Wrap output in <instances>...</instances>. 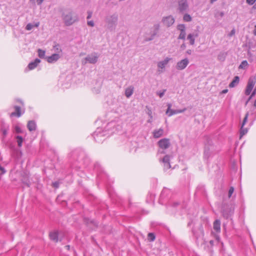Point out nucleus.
Masks as SVG:
<instances>
[{"instance_id":"obj_44","label":"nucleus","mask_w":256,"mask_h":256,"mask_svg":"<svg viewBox=\"0 0 256 256\" xmlns=\"http://www.w3.org/2000/svg\"><path fill=\"white\" fill-rule=\"evenodd\" d=\"M234 34H235V30L234 29H232L231 30V32H230V33L228 34V36H234Z\"/></svg>"},{"instance_id":"obj_62","label":"nucleus","mask_w":256,"mask_h":256,"mask_svg":"<svg viewBox=\"0 0 256 256\" xmlns=\"http://www.w3.org/2000/svg\"><path fill=\"white\" fill-rule=\"evenodd\" d=\"M148 122H151V121H150V120H148Z\"/></svg>"},{"instance_id":"obj_28","label":"nucleus","mask_w":256,"mask_h":256,"mask_svg":"<svg viewBox=\"0 0 256 256\" xmlns=\"http://www.w3.org/2000/svg\"><path fill=\"white\" fill-rule=\"evenodd\" d=\"M16 139L17 140L18 145V147H21L23 142V138H22V136H16Z\"/></svg>"},{"instance_id":"obj_38","label":"nucleus","mask_w":256,"mask_h":256,"mask_svg":"<svg viewBox=\"0 0 256 256\" xmlns=\"http://www.w3.org/2000/svg\"><path fill=\"white\" fill-rule=\"evenodd\" d=\"M54 48L55 49V50L56 51L58 52H62V50L60 48V45L58 44L55 45L54 46Z\"/></svg>"},{"instance_id":"obj_14","label":"nucleus","mask_w":256,"mask_h":256,"mask_svg":"<svg viewBox=\"0 0 256 256\" xmlns=\"http://www.w3.org/2000/svg\"><path fill=\"white\" fill-rule=\"evenodd\" d=\"M60 58V56L58 54H54L51 56L46 58L47 62L49 63H52L56 62Z\"/></svg>"},{"instance_id":"obj_58","label":"nucleus","mask_w":256,"mask_h":256,"mask_svg":"<svg viewBox=\"0 0 256 256\" xmlns=\"http://www.w3.org/2000/svg\"><path fill=\"white\" fill-rule=\"evenodd\" d=\"M252 97L253 96H252L250 95V96L249 97V98L248 100V101L250 100L252 98Z\"/></svg>"},{"instance_id":"obj_16","label":"nucleus","mask_w":256,"mask_h":256,"mask_svg":"<svg viewBox=\"0 0 256 256\" xmlns=\"http://www.w3.org/2000/svg\"><path fill=\"white\" fill-rule=\"evenodd\" d=\"M40 60L38 58H36L35 60L33 62H30L28 65V68L30 70H33L34 68H36L38 64H40Z\"/></svg>"},{"instance_id":"obj_50","label":"nucleus","mask_w":256,"mask_h":256,"mask_svg":"<svg viewBox=\"0 0 256 256\" xmlns=\"http://www.w3.org/2000/svg\"><path fill=\"white\" fill-rule=\"evenodd\" d=\"M228 92V89H225V90H224L222 91L221 93L222 94H226Z\"/></svg>"},{"instance_id":"obj_4","label":"nucleus","mask_w":256,"mask_h":256,"mask_svg":"<svg viewBox=\"0 0 256 256\" xmlns=\"http://www.w3.org/2000/svg\"><path fill=\"white\" fill-rule=\"evenodd\" d=\"M160 28V25L158 24H154L150 33V36L146 34L144 36V40L145 42H148L152 40L154 37L157 35Z\"/></svg>"},{"instance_id":"obj_17","label":"nucleus","mask_w":256,"mask_h":256,"mask_svg":"<svg viewBox=\"0 0 256 256\" xmlns=\"http://www.w3.org/2000/svg\"><path fill=\"white\" fill-rule=\"evenodd\" d=\"M164 134V130L162 128L156 130L153 132V136L154 138H158L162 136Z\"/></svg>"},{"instance_id":"obj_2","label":"nucleus","mask_w":256,"mask_h":256,"mask_svg":"<svg viewBox=\"0 0 256 256\" xmlns=\"http://www.w3.org/2000/svg\"><path fill=\"white\" fill-rule=\"evenodd\" d=\"M62 16L64 24L66 26H70L78 21V16L70 10L64 12Z\"/></svg>"},{"instance_id":"obj_31","label":"nucleus","mask_w":256,"mask_h":256,"mask_svg":"<svg viewBox=\"0 0 256 256\" xmlns=\"http://www.w3.org/2000/svg\"><path fill=\"white\" fill-rule=\"evenodd\" d=\"M38 56L40 58H44L45 56V51L41 49H38Z\"/></svg>"},{"instance_id":"obj_54","label":"nucleus","mask_w":256,"mask_h":256,"mask_svg":"<svg viewBox=\"0 0 256 256\" xmlns=\"http://www.w3.org/2000/svg\"><path fill=\"white\" fill-rule=\"evenodd\" d=\"M67 250H69L70 248V246L67 245L65 246Z\"/></svg>"},{"instance_id":"obj_13","label":"nucleus","mask_w":256,"mask_h":256,"mask_svg":"<svg viewBox=\"0 0 256 256\" xmlns=\"http://www.w3.org/2000/svg\"><path fill=\"white\" fill-rule=\"evenodd\" d=\"M170 156L166 155L162 160V162L164 164V170H167L171 168L170 164Z\"/></svg>"},{"instance_id":"obj_25","label":"nucleus","mask_w":256,"mask_h":256,"mask_svg":"<svg viewBox=\"0 0 256 256\" xmlns=\"http://www.w3.org/2000/svg\"><path fill=\"white\" fill-rule=\"evenodd\" d=\"M227 54L225 52H220L218 56V59L219 60L223 62Z\"/></svg>"},{"instance_id":"obj_29","label":"nucleus","mask_w":256,"mask_h":256,"mask_svg":"<svg viewBox=\"0 0 256 256\" xmlns=\"http://www.w3.org/2000/svg\"><path fill=\"white\" fill-rule=\"evenodd\" d=\"M248 66V63L246 60H243L238 66L240 69H245Z\"/></svg>"},{"instance_id":"obj_30","label":"nucleus","mask_w":256,"mask_h":256,"mask_svg":"<svg viewBox=\"0 0 256 256\" xmlns=\"http://www.w3.org/2000/svg\"><path fill=\"white\" fill-rule=\"evenodd\" d=\"M156 238L155 235L154 233L150 232L148 234V239L149 242H153Z\"/></svg>"},{"instance_id":"obj_7","label":"nucleus","mask_w":256,"mask_h":256,"mask_svg":"<svg viewBox=\"0 0 256 256\" xmlns=\"http://www.w3.org/2000/svg\"><path fill=\"white\" fill-rule=\"evenodd\" d=\"M214 150V148L212 146V141L210 139H208L206 144L204 152V158H208L210 156L211 152Z\"/></svg>"},{"instance_id":"obj_59","label":"nucleus","mask_w":256,"mask_h":256,"mask_svg":"<svg viewBox=\"0 0 256 256\" xmlns=\"http://www.w3.org/2000/svg\"><path fill=\"white\" fill-rule=\"evenodd\" d=\"M254 106L255 108H256V100H255L254 102Z\"/></svg>"},{"instance_id":"obj_18","label":"nucleus","mask_w":256,"mask_h":256,"mask_svg":"<svg viewBox=\"0 0 256 256\" xmlns=\"http://www.w3.org/2000/svg\"><path fill=\"white\" fill-rule=\"evenodd\" d=\"M134 88L132 86H130L125 90V96L127 98H129L133 94Z\"/></svg>"},{"instance_id":"obj_36","label":"nucleus","mask_w":256,"mask_h":256,"mask_svg":"<svg viewBox=\"0 0 256 256\" xmlns=\"http://www.w3.org/2000/svg\"><path fill=\"white\" fill-rule=\"evenodd\" d=\"M234 187L231 186L230 188V190H228V198H230V196H232V193L234 192Z\"/></svg>"},{"instance_id":"obj_19","label":"nucleus","mask_w":256,"mask_h":256,"mask_svg":"<svg viewBox=\"0 0 256 256\" xmlns=\"http://www.w3.org/2000/svg\"><path fill=\"white\" fill-rule=\"evenodd\" d=\"M214 230L216 232H220V222L218 220H216L214 222Z\"/></svg>"},{"instance_id":"obj_12","label":"nucleus","mask_w":256,"mask_h":256,"mask_svg":"<svg viewBox=\"0 0 256 256\" xmlns=\"http://www.w3.org/2000/svg\"><path fill=\"white\" fill-rule=\"evenodd\" d=\"M21 180L22 182L28 187H30V182L28 180V174L26 172H22L21 174Z\"/></svg>"},{"instance_id":"obj_55","label":"nucleus","mask_w":256,"mask_h":256,"mask_svg":"<svg viewBox=\"0 0 256 256\" xmlns=\"http://www.w3.org/2000/svg\"><path fill=\"white\" fill-rule=\"evenodd\" d=\"M224 12H220V16L221 17H222V16H224Z\"/></svg>"},{"instance_id":"obj_11","label":"nucleus","mask_w":256,"mask_h":256,"mask_svg":"<svg viewBox=\"0 0 256 256\" xmlns=\"http://www.w3.org/2000/svg\"><path fill=\"white\" fill-rule=\"evenodd\" d=\"M188 64L189 60L188 58H185L177 62L176 68L178 70H182L187 66Z\"/></svg>"},{"instance_id":"obj_26","label":"nucleus","mask_w":256,"mask_h":256,"mask_svg":"<svg viewBox=\"0 0 256 256\" xmlns=\"http://www.w3.org/2000/svg\"><path fill=\"white\" fill-rule=\"evenodd\" d=\"M183 20L186 22H190L192 21V18L189 14H184L183 16Z\"/></svg>"},{"instance_id":"obj_41","label":"nucleus","mask_w":256,"mask_h":256,"mask_svg":"<svg viewBox=\"0 0 256 256\" xmlns=\"http://www.w3.org/2000/svg\"><path fill=\"white\" fill-rule=\"evenodd\" d=\"M256 0H246V3H248L250 5L253 4L255 2Z\"/></svg>"},{"instance_id":"obj_6","label":"nucleus","mask_w":256,"mask_h":256,"mask_svg":"<svg viewBox=\"0 0 256 256\" xmlns=\"http://www.w3.org/2000/svg\"><path fill=\"white\" fill-rule=\"evenodd\" d=\"M256 82V77L250 76L248 80L246 89L245 90V94L247 96L250 94Z\"/></svg>"},{"instance_id":"obj_60","label":"nucleus","mask_w":256,"mask_h":256,"mask_svg":"<svg viewBox=\"0 0 256 256\" xmlns=\"http://www.w3.org/2000/svg\"><path fill=\"white\" fill-rule=\"evenodd\" d=\"M161 154H164V150L162 151L161 152H160Z\"/></svg>"},{"instance_id":"obj_33","label":"nucleus","mask_w":256,"mask_h":256,"mask_svg":"<svg viewBox=\"0 0 256 256\" xmlns=\"http://www.w3.org/2000/svg\"><path fill=\"white\" fill-rule=\"evenodd\" d=\"M186 31L180 32V34L178 36V39L184 40L186 38Z\"/></svg>"},{"instance_id":"obj_27","label":"nucleus","mask_w":256,"mask_h":256,"mask_svg":"<svg viewBox=\"0 0 256 256\" xmlns=\"http://www.w3.org/2000/svg\"><path fill=\"white\" fill-rule=\"evenodd\" d=\"M248 132V129L246 128H244V126H241L240 130V138L243 136L244 134H246Z\"/></svg>"},{"instance_id":"obj_51","label":"nucleus","mask_w":256,"mask_h":256,"mask_svg":"<svg viewBox=\"0 0 256 256\" xmlns=\"http://www.w3.org/2000/svg\"><path fill=\"white\" fill-rule=\"evenodd\" d=\"M43 1H44V0H37L38 4H40Z\"/></svg>"},{"instance_id":"obj_49","label":"nucleus","mask_w":256,"mask_h":256,"mask_svg":"<svg viewBox=\"0 0 256 256\" xmlns=\"http://www.w3.org/2000/svg\"><path fill=\"white\" fill-rule=\"evenodd\" d=\"M186 53L188 54H191L192 53V50H188L186 52Z\"/></svg>"},{"instance_id":"obj_56","label":"nucleus","mask_w":256,"mask_h":256,"mask_svg":"<svg viewBox=\"0 0 256 256\" xmlns=\"http://www.w3.org/2000/svg\"><path fill=\"white\" fill-rule=\"evenodd\" d=\"M6 134H7V132H6V130H4L3 131V134H4V135H6Z\"/></svg>"},{"instance_id":"obj_45","label":"nucleus","mask_w":256,"mask_h":256,"mask_svg":"<svg viewBox=\"0 0 256 256\" xmlns=\"http://www.w3.org/2000/svg\"><path fill=\"white\" fill-rule=\"evenodd\" d=\"M88 15L87 16L86 18L87 19H90V18H91V17L92 16V12L89 11V12H88Z\"/></svg>"},{"instance_id":"obj_37","label":"nucleus","mask_w":256,"mask_h":256,"mask_svg":"<svg viewBox=\"0 0 256 256\" xmlns=\"http://www.w3.org/2000/svg\"><path fill=\"white\" fill-rule=\"evenodd\" d=\"M15 131L18 134L22 132V130H21L20 127H19L18 126H15Z\"/></svg>"},{"instance_id":"obj_43","label":"nucleus","mask_w":256,"mask_h":256,"mask_svg":"<svg viewBox=\"0 0 256 256\" xmlns=\"http://www.w3.org/2000/svg\"><path fill=\"white\" fill-rule=\"evenodd\" d=\"M52 186L56 188H58L59 186V182H56L52 183Z\"/></svg>"},{"instance_id":"obj_22","label":"nucleus","mask_w":256,"mask_h":256,"mask_svg":"<svg viewBox=\"0 0 256 256\" xmlns=\"http://www.w3.org/2000/svg\"><path fill=\"white\" fill-rule=\"evenodd\" d=\"M15 112L10 114L11 116L20 117L21 116L20 108L19 106H14Z\"/></svg>"},{"instance_id":"obj_10","label":"nucleus","mask_w":256,"mask_h":256,"mask_svg":"<svg viewBox=\"0 0 256 256\" xmlns=\"http://www.w3.org/2000/svg\"><path fill=\"white\" fill-rule=\"evenodd\" d=\"M158 146L162 150H166L170 146V143L168 138H164L160 140L158 142Z\"/></svg>"},{"instance_id":"obj_53","label":"nucleus","mask_w":256,"mask_h":256,"mask_svg":"<svg viewBox=\"0 0 256 256\" xmlns=\"http://www.w3.org/2000/svg\"><path fill=\"white\" fill-rule=\"evenodd\" d=\"M253 34L254 36H256V25L254 26V30Z\"/></svg>"},{"instance_id":"obj_23","label":"nucleus","mask_w":256,"mask_h":256,"mask_svg":"<svg viewBox=\"0 0 256 256\" xmlns=\"http://www.w3.org/2000/svg\"><path fill=\"white\" fill-rule=\"evenodd\" d=\"M50 238L52 240L58 242V233L56 232H50Z\"/></svg>"},{"instance_id":"obj_15","label":"nucleus","mask_w":256,"mask_h":256,"mask_svg":"<svg viewBox=\"0 0 256 256\" xmlns=\"http://www.w3.org/2000/svg\"><path fill=\"white\" fill-rule=\"evenodd\" d=\"M198 36V33H192L188 34L187 39L190 40V44L191 45H194L195 42L196 38Z\"/></svg>"},{"instance_id":"obj_35","label":"nucleus","mask_w":256,"mask_h":256,"mask_svg":"<svg viewBox=\"0 0 256 256\" xmlns=\"http://www.w3.org/2000/svg\"><path fill=\"white\" fill-rule=\"evenodd\" d=\"M34 27V25L30 23L28 24L26 27V29L28 30H31Z\"/></svg>"},{"instance_id":"obj_40","label":"nucleus","mask_w":256,"mask_h":256,"mask_svg":"<svg viewBox=\"0 0 256 256\" xmlns=\"http://www.w3.org/2000/svg\"><path fill=\"white\" fill-rule=\"evenodd\" d=\"M222 214H223V216H224L225 218H228L230 216V214H228L226 212V210H223Z\"/></svg>"},{"instance_id":"obj_8","label":"nucleus","mask_w":256,"mask_h":256,"mask_svg":"<svg viewBox=\"0 0 256 256\" xmlns=\"http://www.w3.org/2000/svg\"><path fill=\"white\" fill-rule=\"evenodd\" d=\"M174 18L172 16L163 17L162 20L163 24L168 28L172 26L174 24Z\"/></svg>"},{"instance_id":"obj_61","label":"nucleus","mask_w":256,"mask_h":256,"mask_svg":"<svg viewBox=\"0 0 256 256\" xmlns=\"http://www.w3.org/2000/svg\"><path fill=\"white\" fill-rule=\"evenodd\" d=\"M248 102H249V101H248V100L246 102V104H248Z\"/></svg>"},{"instance_id":"obj_20","label":"nucleus","mask_w":256,"mask_h":256,"mask_svg":"<svg viewBox=\"0 0 256 256\" xmlns=\"http://www.w3.org/2000/svg\"><path fill=\"white\" fill-rule=\"evenodd\" d=\"M170 60V58H166L164 59V60L162 61H160L158 62V66L160 68H164L168 64Z\"/></svg>"},{"instance_id":"obj_32","label":"nucleus","mask_w":256,"mask_h":256,"mask_svg":"<svg viewBox=\"0 0 256 256\" xmlns=\"http://www.w3.org/2000/svg\"><path fill=\"white\" fill-rule=\"evenodd\" d=\"M178 30H180V32L186 31V27L184 24H180L177 26Z\"/></svg>"},{"instance_id":"obj_57","label":"nucleus","mask_w":256,"mask_h":256,"mask_svg":"<svg viewBox=\"0 0 256 256\" xmlns=\"http://www.w3.org/2000/svg\"><path fill=\"white\" fill-rule=\"evenodd\" d=\"M39 26V22H38V23H36L34 25V26H36V27H38Z\"/></svg>"},{"instance_id":"obj_52","label":"nucleus","mask_w":256,"mask_h":256,"mask_svg":"<svg viewBox=\"0 0 256 256\" xmlns=\"http://www.w3.org/2000/svg\"><path fill=\"white\" fill-rule=\"evenodd\" d=\"M214 240H210V245H211L212 246L214 244Z\"/></svg>"},{"instance_id":"obj_9","label":"nucleus","mask_w":256,"mask_h":256,"mask_svg":"<svg viewBox=\"0 0 256 256\" xmlns=\"http://www.w3.org/2000/svg\"><path fill=\"white\" fill-rule=\"evenodd\" d=\"M168 108L166 111V114H167L168 116H172L178 114L179 113H182L184 112L186 110V108H184L182 110H174L171 109L172 107V104H168Z\"/></svg>"},{"instance_id":"obj_34","label":"nucleus","mask_w":256,"mask_h":256,"mask_svg":"<svg viewBox=\"0 0 256 256\" xmlns=\"http://www.w3.org/2000/svg\"><path fill=\"white\" fill-rule=\"evenodd\" d=\"M248 116V113L247 112L245 116H244V120H243V122H242V126H244V124H246V123L247 122Z\"/></svg>"},{"instance_id":"obj_21","label":"nucleus","mask_w":256,"mask_h":256,"mask_svg":"<svg viewBox=\"0 0 256 256\" xmlns=\"http://www.w3.org/2000/svg\"><path fill=\"white\" fill-rule=\"evenodd\" d=\"M27 127L30 131H34L36 130V124L34 120H30L28 123Z\"/></svg>"},{"instance_id":"obj_48","label":"nucleus","mask_w":256,"mask_h":256,"mask_svg":"<svg viewBox=\"0 0 256 256\" xmlns=\"http://www.w3.org/2000/svg\"><path fill=\"white\" fill-rule=\"evenodd\" d=\"M256 94V88H255L253 92H252L251 96H254Z\"/></svg>"},{"instance_id":"obj_47","label":"nucleus","mask_w":256,"mask_h":256,"mask_svg":"<svg viewBox=\"0 0 256 256\" xmlns=\"http://www.w3.org/2000/svg\"><path fill=\"white\" fill-rule=\"evenodd\" d=\"M84 222H85L86 224H88V223H89V222H90V220H89V219H88V218H84ZM90 222L91 223H93V222H93V221H92V220H91V221H90Z\"/></svg>"},{"instance_id":"obj_63","label":"nucleus","mask_w":256,"mask_h":256,"mask_svg":"<svg viewBox=\"0 0 256 256\" xmlns=\"http://www.w3.org/2000/svg\"><path fill=\"white\" fill-rule=\"evenodd\" d=\"M216 239H217L218 242V240H219V238H218V237L216 238Z\"/></svg>"},{"instance_id":"obj_39","label":"nucleus","mask_w":256,"mask_h":256,"mask_svg":"<svg viewBox=\"0 0 256 256\" xmlns=\"http://www.w3.org/2000/svg\"><path fill=\"white\" fill-rule=\"evenodd\" d=\"M166 91V90H164L162 92H157V94L160 96V98H162L164 96Z\"/></svg>"},{"instance_id":"obj_42","label":"nucleus","mask_w":256,"mask_h":256,"mask_svg":"<svg viewBox=\"0 0 256 256\" xmlns=\"http://www.w3.org/2000/svg\"><path fill=\"white\" fill-rule=\"evenodd\" d=\"M87 24H88V25L90 26H94V22L93 20L88 21Z\"/></svg>"},{"instance_id":"obj_3","label":"nucleus","mask_w":256,"mask_h":256,"mask_svg":"<svg viewBox=\"0 0 256 256\" xmlns=\"http://www.w3.org/2000/svg\"><path fill=\"white\" fill-rule=\"evenodd\" d=\"M178 8V13L183 14L187 12L189 8V5L188 0H177Z\"/></svg>"},{"instance_id":"obj_24","label":"nucleus","mask_w":256,"mask_h":256,"mask_svg":"<svg viewBox=\"0 0 256 256\" xmlns=\"http://www.w3.org/2000/svg\"><path fill=\"white\" fill-rule=\"evenodd\" d=\"M240 78L238 76H234L232 81L230 84L229 86L230 88H234L236 86L239 82Z\"/></svg>"},{"instance_id":"obj_1","label":"nucleus","mask_w":256,"mask_h":256,"mask_svg":"<svg viewBox=\"0 0 256 256\" xmlns=\"http://www.w3.org/2000/svg\"><path fill=\"white\" fill-rule=\"evenodd\" d=\"M118 20V14L116 12L107 15L104 18L106 26L110 31L116 29Z\"/></svg>"},{"instance_id":"obj_46","label":"nucleus","mask_w":256,"mask_h":256,"mask_svg":"<svg viewBox=\"0 0 256 256\" xmlns=\"http://www.w3.org/2000/svg\"><path fill=\"white\" fill-rule=\"evenodd\" d=\"M186 48V45L185 44H182L181 46H180V48L181 50H185Z\"/></svg>"},{"instance_id":"obj_5","label":"nucleus","mask_w":256,"mask_h":256,"mask_svg":"<svg viewBox=\"0 0 256 256\" xmlns=\"http://www.w3.org/2000/svg\"><path fill=\"white\" fill-rule=\"evenodd\" d=\"M98 55L96 52L88 55L84 60H82V64H86L87 62L94 64L98 62Z\"/></svg>"}]
</instances>
